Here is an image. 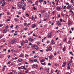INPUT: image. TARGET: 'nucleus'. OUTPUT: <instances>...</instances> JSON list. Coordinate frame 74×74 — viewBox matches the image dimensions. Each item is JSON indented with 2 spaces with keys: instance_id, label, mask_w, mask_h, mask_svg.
<instances>
[{
  "instance_id": "69168bd1",
  "label": "nucleus",
  "mask_w": 74,
  "mask_h": 74,
  "mask_svg": "<svg viewBox=\"0 0 74 74\" xmlns=\"http://www.w3.org/2000/svg\"><path fill=\"white\" fill-rule=\"evenodd\" d=\"M31 34L30 33H28V36H30Z\"/></svg>"
},
{
  "instance_id": "6e6552de",
  "label": "nucleus",
  "mask_w": 74,
  "mask_h": 74,
  "mask_svg": "<svg viewBox=\"0 0 74 74\" xmlns=\"http://www.w3.org/2000/svg\"><path fill=\"white\" fill-rule=\"evenodd\" d=\"M26 5L25 4V5H24V6H23V7H22V10H26V8H25V7Z\"/></svg>"
},
{
  "instance_id": "a19ab883",
  "label": "nucleus",
  "mask_w": 74,
  "mask_h": 74,
  "mask_svg": "<svg viewBox=\"0 0 74 74\" xmlns=\"http://www.w3.org/2000/svg\"><path fill=\"white\" fill-rule=\"evenodd\" d=\"M39 1L40 3H41V2H42V1H44L42 0H39Z\"/></svg>"
},
{
  "instance_id": "052dcab7",
  "label": "nucleus",
  "mask_w": 74,
  "mask_h": 74,
  "mask_svg": "<svg viewBox=\"0 0 74 74\" xmlns=\"http://www.w3.org/2000/svg\"><path fill=\"white\" fill-rule=\"evenodd\" d=\"M52 4H53V5H55L56 4V3H54V2H53L52 3Z\"/></svg>"
},
{
  "instance_id": "ea45409f",
  "label": "nucleus",
  "mask_w": 74,
  "mask_h": 74,
  "mask_svg": "<svg viewBox=\"0 0 74 74\" xmlns=\"http://www.w3.org/2000/svg\"><path fill=\"white\" fill-rule=\"evenodd\" d=\"M27 25V23H24V26H26V25Z\"/></svg>"
},
{
  "instance_id": "a878e982",
  "label": "nucleus",
  "mask_w": 74,
  "mask_h": 74,
  "mask_svg": "<svg viewBox=\"0 0 74 74\" xmlns=\"http://www.w3.org/2000/svg\"><path fill=\"white\" fill-rule=\"evenodd\" d=\"M25 66H21V69H24L25 67Z\"/></svg>"
},
{
  "instance_id": "423d86ee",
  "label": "nucleus",
  "mask_w": 74,
  "mask_h": 74,
  "mask_svg": "<svg viewBox=\"0 0 74 74\" xmlns=\"http://www.w3.org/2000/svg\"><path fill=\"white\" fill-rule=\"evenodd\" d=\"M24 55L23 53H21L19 56V57L20 58H24Z\"/></svg>"
},
{
  "instance_id": "393cba45",
  "label": "nucleus",
  "mask_w": 74,
  "mask_h": 74,
  "mask_svg": "<svg viewBox=\"0 0 74 74\" xmlns=\"http://www.w3.org/2000/svg\"><path fill=\"white\" fill-rule=\"evenodd\" d=\"M36 5H38V1H37L35 3Z\"/></svg>"
},
{
  "instance_id": "5701e85b",
  "label": "nucleus",
  "mask_w": 74,
  "mask_h": 74,
  "mask_svg": "<svg viewBox=\"0 0 74 74\" xmlns=\"http://www.w3.org/2000/svg\"><path fill=\"white\" fill-rule=\"evenodd\" d=\"M41 64L43 66H45V65H46V63L45 62L42 63H41Z\"/></svg>"
},
{
  "instance_id": "6e6d98bb",
  "label": "nucleus",
  "mask_w": 74,
  "mask_h": 74,
  "mask_svg": "<svg viewBox=\"0 0 74 74\" xmlns=\"http://www.w3.org/2000/svg\"><path fill=\"white\" fill-rule=\"evenodd\" d=\"M27 28L25 27V28L24 30L26 31V30H27Z\"/></svg>"
},
{
  "instance_id": "09e8293b",
  "label": "nucleus",
  "mask_w": 74,
  "mask_h": 74,
  "mask_svg": "<svg viewBox=\"0 0 74 74\" xmlns=\"http://www.w3.org/2000/svg\"><path fill=\"white\" fill-rule=\"evenodd\" d=\"M11 21V20H10V19H7V20H6V22H7V21Z\"/></svg>"
},
{
  "instance_id": "49530a36",
  "label": "nucleus",
  "mask_w": 74,
  "mask_h": 74,
  "mask_svg": "<svg viewBox=\"0 0 74 74\" xmlns=\"http://www.w3.org/2000/svg\"><path fill=\"white\" fill-rule=\"evenodd\" d=\"M12 72H13V73H15L16 72L15 71V70H12Z\"/></svg>"
},
{
  "instance_id": "e433bc0d",
  "label": "nucleus",
  "mask_w": 74,
  "mask_h": 74,
  "mask_svg": "<svg viewBox=\"0 0 74 74\" xmlns=\"http://www.w3.org/2000/svg\"><path fill=\"white\" fill-rule=\"evenodd\" d=\"M70 66H67V69H68V70H70Z\"/></svg>"
},
{
  "instance_id": "3c124183",
  "label": "nucleus",
  "mask_w": 74,
  "mask_h": 74,
  "mask_svg": "<svg viewBox=\"0 0 74 74\" xmlns=\"http://www.w3.org/2000/svg\"><path fill=\"white\" fill-rule=\"evenodd\" d=\"M25 43H27V42H28V41L27 40H26L25 41Z\"/></svg>"
},
{
  "instance_id": "864d4df0",
  "label": "nucleus",
  "mask_w": 74,
  "mask_h": 74,
  "mask_svg": "<svg viewBox=\"0 0 74 74\" xmlns=\"http://www.w3.org/2000/svg\"><path fill=\"white\" fill-rule=\"evenodd\" d=\"M60 22H62V21H63V20H62V19H60Z\"/></svg>"
},
{
  "instance_id": "6ab92c4d",
  "label": "nucleus",
  "mask_w": 74,
  "mask_h": 74,
  "mask_svg": "<svg viewBox=\"0 0 74 74\" xmlns=\"http://www.w3.org/2000/svg\"><path fill=\"white\" fill-rule=\"evenodd\" d=\"M71 63V62L70 61H69V62L68 63V66H71V64H70Z\"/></svg>"
},
{
  "instance_id": "ddd939ff",
  "label": "nucleus",
  "mask_w": 74,
  "mask_h": 74,
  "mask_svg": "<svg viewBox=\"0 0 74 74\" xmlns=\"http://www.w3.org/2000/svg\"><path fill=\"white\" fill-rule=\"evenodd\" d=\"M35 48L37 51H38V46H37V45H36L35 46Z\"/></svg>"
},
{
  "instance_id": "680f3d73",
  "label": "nucleus",
  "mask_w": 74,
  "mask_h": 74,
  "mask_svg": "<svg viewBox=\"0 0 74 74\" xmlns=\"http://www.w3.org/2000/svg\"><path fill=\"white\" fill-rule=\"evenodd\" d=\"M17 51H18V50H14V52H17Z\"/></svg>"
},
{
  "instance_id": "72a5a7b5",
  "label": "nucleus",
  "mask_w": 74,
  "mask_h": 74,
  "mask_svg": "<svg viewBox=\"0 0 74 74\" xmlns=\"http://www.w3.org/2000/svg\"><path fill=\"white\" fill-rule=\"evenodd\" d=\"M61 15L62 16H64V13H61Z\"/></svg>"
},
{
  "instance_id": "cd10ccee",
  "label": "nucleus",
  "mask_w": 74,
  "mask_h": 74,
  "mask_svg": "<svg viewBox=\"0 0 74 74\" xmlns=\"http://www.w3.org/2000/svg\"><path fill=\"white\" fill-rule=\"evenodd\" d=\"M56 8L57 9V10H60V9H62V8H60V7H58L57 6L56 7Z\"/></svg>"
},
{
  "instance_id": "c756f323",
  "label": "nucleus",
  "mask_w": 74,
  "mask_h": 74,
  "mask_svg": "<svg viewBox=\"0 0 74 74\" xmlns=\"http://www.w3.org/2000/svg\"><path fill=\"white\" fill-rule=\"evenodd\" d=\"M45 60L44 59H42V60L40 61V62H45Z\"/></svg>"
},
{
  "instance_id": "5fc2aeb1",
  "label": "nucleus",
  "mask_w": 74,
  "mask_h": 74,
  "mask_svg": "<svg viewBox=\"0 0 74 74\" xmlns=\"http://www.w3.org/2000/svg\"><path fill=\"white\" fill-rule=\"evenodd\" d=\"M40 44V42H37V44L38 45H39Z\"/></svg>"
},
{
  "instance_id": "13d9d810",
  "label": "nucleus",
  "mask_w": 74,
  "mask_h": 74,
  "mask_svg": "<svg viewBox=\"0 0 74 74\" xmlns=\"http://www.w3.org/2000/svg\"><path fill=\"white\" fill-rule=\"evenodd\" d=\"M3 51H7V49H3Z\"/></svg>"
},
{
  "instance_id": "338daca9",
  "label": "nucleus",
  "mask_w": 74,
  "mask_h": 74,
  "mask_svg": "<svg viewBox=\"0 0 74 74\" xmlns=\"http://www.w3.org/2000/svg\"><path fill=\"white\" fill-rule=\"evenodd\" d=\"M8 74H13V73H12V72H10L9 73H8Z\"/></svg>"
},
{
  "instance_id": "a18cd8bd",
  "label": "nucleus",
  "mask_w": 74,
  "mask_h": 74,
  "mask_svg": "<svg viewBox=\"0 0 74 74\" xmlns=\"http://www.w3.org/2000/svg\"><path fill=\"white\" fill-rule=\"evenodd\" d=\"M70 42H71L70 41V40H69V41L68 42V43L70 44Z\"/></svg>"
},
{
  "instance_id": "20e7f679",
  "label": "nucleus",
  "mask_w": 74,
  "mask_h": 74,
  "mask_svg": "<svg viewBox=\"0 0 74 74\" xmlns=\"http://www.w3.org/2000/svg\"><path fill=\"white\" fill-rule=\"evenodd\" d=\"M56 23L58 24V26H60V25H61V23L59 21H56Z\"/></svg>"
},
{
  "instance_id": "bf43d9fd",
  "label": "nucleus",
  "mask_w": 74,
  "mask_h": 74,
  "mask_svg": "<svg viewBox=\"0 0 74 74\" xmlns=\"http://www.w3.org/2000/svg\"><path fill=\"white\" fill-rule=\"evenodd\" d=\"M11 66H13V65H14V63H11V64H10Z\"/></svg>"
},
{
  "instance_id": "e2e57ef3",
  "label": "nucleus",
  "mask_w": 74,
  "mask_h": 74,
  "mask_svg": "<svg viewBox=\"0 0 74 74\" xmlns=\"http://www.w3.org/2000/svg\"><path fill=\"white\" fill-rule=\"evenodd\" d=\"M65 7H66V6L64 5L63 8V9H65L66 8H65Z\"/></svg>"
},
{
  "instance_id": "774afa93",
  "label": "nucleus",
  "mask_w": 74,
  "mask_h": 74,
  "mask_svg": "<svg viewBox=\"0 0 74 74\" xmlns=\"http://www.w3.org/2000/svg\"><path fill=\"white\" fill-rule=\"evenodd\" d=\"M66 5H69V3H66Z\"/></svg>"
},
{
  "instance_id": "2f4dec72",
  "label": "nucleus",
  "mask_w": 74,
  "mask_h": 74,
  "mask_svg": "<svg viewBox=\"0 0 74 74\" xmlns=\"http://www.w3.org/2000/svg\"><path fill=\"white\" fill-rule=\"evenodd\" d=\"M55 65L56 66H59V64H57L56 63L55 64Z\"/></svg>"
},
{
  "instance_id": "9b49d317",
  "label": "nucleus",
  "mask_w": 74,
  "mask_h": 74,
  "mask_svg": "<svg viewBox=\"0 0 74 74\" xmlns=\"http://www.w3.org/2000/svg\"><path fill=\"white\" fill-rule=\"evenodd\" d=\"M66 62H64L62 65V67H65V66H66Z\"/></svg>"
},
{
  "instance_id": "2eb2a0df",
  "label": "nucleus",
  "mask_w": 74,
  "mask_h": 74,
  "mask_svg": "<svg viewBox=\"0 0 74 74\" xmlns=\"http://www.w3.org/2000/svg\"><path fill=\"white\" fill-rule=\"evenodd\" d=\"M3 33H6L7 32V29H4L3 31Z\"/></svg>"
},
{
  "instance_id": "bb28decb",
  "label": "nucleus",
  "mask_w": 74,
  "mask_h": 74,
  "mask_svg": "<svg viewBox=\"0 0 74 74\" xmlns=\"http://www.w3.org/2000/svg\"><path fill=\"white\" fill-rule=\"evenodd\" d=\"M22 60V59L21 58H19L18 60V62H21Z\"/></svg>"
},
{
  "instance_id": "f3484780",
  "label": "nucleus",
  "mask_w": 74,
  "mask_h": 74,
  "mask_svg": "<svg viewBox=\"0 0 74 74\" xmlns=\"http://www.w3.org/2000/svg\"><path fill=\"white\" fill-rule=\"evenodd\" d=\"M32 20L33 21H34V20H35V18H34L33 16H32Z\"/></svg>"
},
{
  "instance_id": "39448f33",
  "label": "nucleus",
  "mask_w": 74,
  "mask_h": 74,
  "mask_svg": "<svg viewBox=\"0 0 74 74\" xmlns=\"http://www.w3.org/2000/svg\"><path fill=\"white\" fill-rule=\"evenodd\" d=\"M15 40H12L11 42H10V43L11 44H14V43H15Z\"/></svg>"
},
{
  "instance_id": "4d7b16f0",
  "label": "nucleus",
  "mask_w": 74,
  "mask_h": 74,
  "mask_svg": "<svg viewBox=\"0 0 74 74\" xmlns=\"http://www.w3.org/2000/svg\"><path fill=\"white\" fill-rule=\"evenodd\" d=\"M35 46H35V45H32V46L31 47H32V48H33V47H35Z\"/></svg>"
},
{
  "instance_id": "4c0bfd02",
  "label": "nucleus",
  "mask_w": 74,
  "mask_h": 74,
  "mask_svg": "<svg viewBox=\"0 0 74 74\" xmlns=\"http://www.w3.org/2000/svg\"><path fill=\"white\" fill-rule=\"evenodd\" d=\"M53 40L51 41V44L52 45H53Z\"/></svg>"
},
{
  "instance_id": "7c9ffc66",
  "label": "nucleus",
  "mask_w": 74,
  "mask_h": 74,
  "mask_svg": "<svg viewBox=\"0 0 74 74\" xmlns=\"http://www.w3.org/2000/svg\"><path fill=\"white\" fill-rule=\"evenodd\" d=\"M8 26L7 25L5 27V29L6 30H7V29H8Z\"/></svg>"
},
{
  "instance_id": "aec40b11",
  "label": "nucleus",
  "mask_w": 74,
  "mask_h": 74,
  "mask_svg": "<svg viewBox=\"0 0 74 74\" xmlns=\"http://www.w3.org/2000/svg\"><path fill=\"white\" fill-rule=\"evenodd\" d=\"M5 1H3V3L1 5L2 6H4L5 5Z\"/></svg>"
},
{
  "instance_id": "dca6fc26",
  "label": "nucleus",
  "mask_w": 74,
  "mask_h": 74,
  "mask_svg": "<svg viewBox=\"0 0 74 74\" xmlns=\"http://www.w3.org/2000/svg\"><path fill=\"white\" fill-rule=\"evenodd\" d=\"M67 39V37H64L63 40V42H65Z\"/></svg>"
},
{
  "instance_id": "de8ad7c7",
  "label": "nucleus",
  "mask_w": 74,
  "mask_h": 74,
  "mask_svg": "<svg viewBox=\"0 0 74 74\" xmlns=\"http://www.w3.org/2000/svg\"><path fill=\"white\" fill-rule=\"evenodd\" d=\"M37 60V59H35L34 60V62H36Z\"/></svg>"
},
{
  "instance_id": "0eeeda50",
  "label": "nucleus",
  "mask_w": 74,
  "mask_h": 74,
  "mask_svg": "<svg viewBox=\"0 0 74 74\" xmlns=\"http://www.w3.org/2000/svg\"><path fill=\"white\" fill-rule=\"evenodd\" d=\"M45 12H46V11L45 10H40V12L42 14H43V13H45Z\"/></svg>"
},
{
  "instance_id": "37998d69",
  "label": "nucleus",
  "mask_w": 74,
  "mask_h": 74,
  "mask_svg": "<svg viewBox=\"0 0 74 74\" xmlns=\"http://www.w3.org/2000/svg\"><path fill=\"white\" fill-rule=\"evenodd\" d=\"M51 73H53V69H52L51 70Z\"/></svg>"
},
{
  "instance_id": "f704fd0d",
  "label": "nucleus",
  "mask_w": 74,
  "mask_h": 74,
  "mask_svg": "<svg viewBox=\"0 0 74 74\" xmlns=\"http://www.w3.org/2000/svg\"><path fill=\"white\" fill-rule=\"evenodd\" d=\"M45 71H46V72H47V73L48 72V70H47V69H45Z\"/></svg>"
},
{
  "instance_id": "412c9836",
  "label": "nucleus",
  "mask_w": 74,
  "mask_h": 74,
  "mask_svg": "<svg viewBox=\"0 0 74 74\" xmlns=\"http://www.w3.org/2000/svg\"><path fill=\"white\" fill-rule=\"evenodd\" d=\"M29 41H34V39H32V38H29Z\"/></svg>"
},
{
  "instance_id": "1a4fd4ad",
  "label": "nucleus",
  "mask_w": 74,
  "mask_h": 74,
  "mask_svg": "<svg viewBox=\"0 0 74 74\" xmlns=\"http://www.w3.org/2000/svg\"><path fill=\"white\" fill-rule=\"evenodd\" d=\"M71 8V6L69 5L67 7V9H68V10H70V8Z\"/></svg>"
},
{
  "instance_id": "c85d7f7f",
  "label": "nucleus",
  "mask_w": 74,
  "mask_h": 74,
  "mask_svg": "<svg viewBox=\"0 0 74 74\" xmlns=\"http://www.w3.org/2000/svg\"><path fill=\"white\" fill-rule=\"evenodd\" d=\"M36 67V65L33 64L32 66V69H34Z\"/></svg>"
},
{
  "instance_id": "f8f14e48",
  "label": "nucleus",
  "mask_w": 74,
  "mask_h": 74,
  "mask_svg": "<svg viewBox=\"0 0 74 74\" xmlns=\"http://www.w3.org/2000/svg\"><path fill=\"white\" fill-rule=\"evenodd\" d=\"M49 59H53V55H50V56L48 57Z\"/></svg>"
},
{
  "instance_id": "79ce46f5",
  "label": "nucleus",
  "mask_w": 74,
  "mask_h": 74,
  "mask_svg": "<svg viewBox=\"0 0 74 74\" xmlns=\"http://www.w3.org/2000/svg\"><path fill=\"white\" fill-rule=\"evenodd\" d=\"M5 70V68L3 67V69H2L3 71H4Z\"/></svg>"
},
{
  "instance_id": "f257e3e1",
  "label": "nucleus",
  "mask_w": 74,
  "mask_h": 74,
  "mask_svg": "<svg viewBox=\"0 0 74 74\" xmlns=\"http://www.w3.org/2000/svg\"><path fill=\"white\" fill-rule=\"evenodd\" d=\"M25 4L24 3L22 2H20L18 3V7L19 8L21 9H22V8L23 7Z\"/></svg>"
},
{
  "instance_id": "c9c22d12",
  "label": "nucleus",
  "mask_w": 74,
  "mask_h": 74,
  "mask_svg": "<svg viewBox=\"0 0 74 74\" xmlns=\"http://www.w3.org/2000/svg\"><path fill=\"white\" fill-rule=\"evenodd\" d=\"M28 72H29V70L25 71V73H27Z\"/></svg>"
},
{
  "instance_id": "a211bd4d",
  "label": "nucleus",
  "mask_w": 74,
  "mask_h": 74,
  "mask_svg": "<svg viewBox=\"0 0 74 74\" xmlns=\"http://www.w3.org/2000/svg\"><path fill=\"white\" fill-rule=\"evenodd\" d=\"M62 50L63 52H65V51H66V47H64V48L62 49Z\"/></svg>"
},
{
  "instance_id": "58836bf2",
  "label": "nucleus",
  "mask_w": 74,
  "mask_h": 74,
  "mask_svg": "<svg viewBox=\"0 0 74 74\" xmlns=\"http://www.w3.org/2000/svg\"><path fill=\"white\" fill-rule=\"evenodd\" d=\"M32 8L34 10H36V8L35 6L34 7H33Z\"/></svg>"
},
{
  "instance_id": "4be33fe9",
  "label": "nucleus",
  "mask_w": 74,
  "mask_h": 74,
  "mask_svg": "<svg viewBox=\"0 0 74 74\" xmlns=\"http://www.w3.org/2000/svg\"><path fill=\"white\" fill-rule=\"evenodd\" d=\"M36 27V24H34L32 26V28H34Z\"/></svg>"
},
{
  "instance_id": "4468645a",
  "label": "nucleus",
  "mask_w": 74,
  "mask_h": 74,
  "mask_svg": "<svg viewBox=\"0 0 74 74\" xmlns=\"http://www.w3.org/2000/svg\"><path fill=\"white\" fill-rule=\"evenodd\" d=\"M14 20L15 22H18V21H19L18 19L17 18H14Z\"/></svg>"
},
{
  "instance_id": "b1692460",
  "label": "nucleus",
  "mask_w": 74,
  "mask_h": 74,
  "mask_svg": "<svg viewBox=\"0 0 74 74\" xmlns=\"http://www.w3.org/2000/svg\"><path fill=\"white\" fill-rule=\"evenodd\" d=\"M24 44H25V42H24V41H23V42L21 43V45H23Z\"/></svg>"
},
{
  "instance_id": "9d476101",
  "label": "nucleus",
  "mask_w": 74,
  "mask_h": 74,
  "mask_svg": "<svg viewBox=\"0 0 74 74\" xmlns=\"http://www.w3.org/2000/svg\"><path fill=\"white\" fill-rule=\"evenodd\" d=\"M51 36H52L51 34V33H49L48 36V38H51Z\"/></svg>"
},
{
  "instance_id": "f03ea898",
  "label": "nucleus",
  "mask_w": 74,
  "mask_h": 74,
  "mask_svg": "<svg viewBox=\"0 0 74 74\" xmlns=\"http://www.w3.org/2000/svg\"><path fill=\"white\" fill-rule=\"evenodd\" d=\"M72 23V22H71V21H70V20H69L68 22V25L70 26L71 25Z\"/></svg>"
},
{
  "instance_id": "8fccbe9b",
  "label": "nucleus",
  "mask_w": 74,
  "mask_h": 74,
  "mask_svg": "<svg viewBox=\"0 0 74 74\" xmlns=\"http://www.w3.org/2000/svg\"><path fill=\"white\" fill-rule=\"evenodd\" d=\"M58 18H60V14L58 15Z\"/></svg>"
},
{
  "instance_id": "c03bdc74",
  "label": "nucleus",
  "mask_w": 74,
  "mask_h": 74,
  "mask_svg": "<svg viewBox=\"0 0 74 74\" xmlns=\"http://www.w3.org/2000/svg\"><path fill=\"white\" fill-rule=\"evenodd\" d=\"M25 15H27V17H28L29 16H30L29 15V14H28L26 13Z\"/></svg>"
},
{
  "instance_id": "0e129e2a",
  "label": "nucleus",
  "mask_w": 74,
  "mask_h": 74,
  "mask_svg": "<svg viewBox=\"0 0 74 74\" xmlns=\"http://www.w3.org/2000/svg\"><path fill=\"white\" fill-rule=\"evenodd\" d=\"M7 14L8 15H9L10 14V12H7Z\"/></svg>"
},
{
  "instance_id": "473e14b6",
  "label": "nucleus",
  "mask_w": 74,
  "mask_h": 74,
  "mask_svg": "<svg viewBox=\"0 0 74 74\" xmlns=\"http://www.w3.org/2000/svg\"><path fill=\"white\" fill-rule=\"evenodd\" d=\"M25 58H28V55L27 54H25Z\"/></svg>"
},
{
  "instance_id": "7ed1b4c3",
  "label": "nucleus",
  "mask_w": 74,
  "mask_h": 74,
  "mask_svg": "<svg viewBox=\"0 0 74 74\" xmlns=\"http://www.w3.org/2000/svg\"><path fill=\"white\" fill-rule=\"evenodd\" d=\"M48 49L49 51V52H50V51H51V50L52 49V47H51V46H49L48 48Z\"/></svg>"
},
{
  "instance_id": "603ef678",
  "label": "nucleus",
  "mask_w": 74,
  "mask_h": 74,
  "mask_svg": "<svg viewBox=\"0 0 74 74\" xmlns=\"http://www.w3.org/2000/svg\"><path fill=\"white\" fill-rule=\"evenodd\" d=\"M11 63V62L10 61H9L8 63H7V64H10Z\"/></svg>"
}]
</instances>
